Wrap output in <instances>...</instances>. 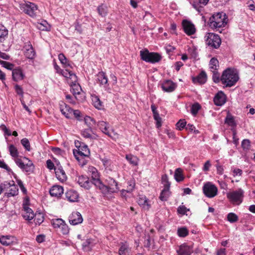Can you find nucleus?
<instances>
[{"mask_svg": "<svg viewBox=\"0 0 255 255\" xmlns=\"http://www.w3.org/2000/svg\"><path fill=\"white\" fill-rule=\"evenodd\" d=\"M186 122L185 120H180L176 124V128L181 130L186 126Z\"/></svg>", "mask_w": 255, "mask_h": 255, "instance_id": "09e8293b", "label": "nucleus"}, {"mask_svg": "<svg viewBox=\"0 0 255 255\" xmlns=\"http://www.w3.org/2000/svg\"><path fill=\"white\" fill-rule=\"evenodd\" d=\"M21 143L25 149L27 151L30 150V145L29 140L26 138H24L21 140Z\"/></svg>", "mask_w": 255, "mask_h": 255, "instance_id": "8fccbe9b", "label": "nucleus"}, {"mask_svg": "<svg viewBox=\"0 0 255 255\" xmlns=\"http://www.w3.org/2000/svg\"><path fill=\"white\" fill-rule=\"evenodd\" d=\"M14 89H15V92H16V93L18 95L21 96V97L23 96V89L20 86H19L17 84L15 85L14 86Z\"/></svg>", "mask_w": 255, "mask_h": 255, "instance_id": "680f3d73", "label": "nucleus"}, {"mask_svg": "<svg viewBox=\"0 0 255 255\" xmlns=\"http://www.w3.org/2000/svg\"><path fill=\"white\" fill-rule=\"evenodd\" d=\"M46 166L49 170H52L53 169L55 170V166H54V163L50 159H48L46 161Z\"/></svg>", "mask_w": 255, "mask_h": 255, "instance_id": "0e129e2a", "label": "nucleus"}, {"mask_svg": "<svg viewBox=\"0 0 255 255\" xmlns=\"http://www.w3.org/2000/svg\"><path fill=\"white\" fill-rule=\"evenodd\" d=\"M244 191L241 189L233 191L227 193V196L230 202L237 205L240 204L243 201Z\"/></svg>", "mask_w": 255, "mask_h": 255, "instance_id": "9d476101", "label": "nucleus"}, {"mask_svg": "<svg viewBox=\"0 0 255 255\" xmlns=\"http://www.w3.org/2000/svg\"><path fill=\"white\" fill-rule=\"evenodd\" d=\"M228 220L230 223H235L238 220V216L234 213H230L227 215Z\"/></svg>", "mask_w": 255, "mask_h": 255, "instance_id": "49530a36", "label": "nucleus"}, {"mask_svg": "<svg viewBox=\"0 0 255 255\" xmlns=\"http://www.w3.org/2000/svg\"><path fill=\"white\" fill-rule=\"evenodd\" d=\"M23 217L27 220H31L34 217V213L27 205L23 204Z\"/></svg>", "mask_w": 255, "mask_h": 255, "instance_id": "412c9836", "label": "nucleus"}, {"mask_svg": "<svg viewBox=\"0 0 255 255\" xmlns=\"http://www.w3.org/2000/svg\"><path fill=\"white\" fill-rule=\"evenodd\" d=\"M174 176L177 182H179L182 181L184 179L182 169L180 168H177L175 171Z\"/></svg>", "mask_w": 255, "mask_h": 255, "instance_id": "e433bc0d", "label": "nucleus"}, {"mask_svg": "<svg viewBox=\"0 0 255 255\" xmlns=\"http://www.w3.org/2000/svg\"><path fill=\"white\" fill-rule=\"evenodd\" d=\"M8 31L6 28L2 25L0 24V41L1 42L2 39H3L7 35Z\"/></svg>", "mask_w": 255, "mask_h": 255, "instance_id": "c03bdc74", "label": "nucleus"}, {"mask_svg": "<svg viewBox=\"0 0 255 255\" xmlns=\"http://www.w3.org/2000/svg\"><path fill=\"white\" fill-rule=\"evenodd\" d=\"M203 190L205 196L209 198L215 197L217 194L218 192L217 187L210 182L204 184L203 187Z\"/></svg>", "mask_w": 255, "mask_h": 255, "instance_id": "9b49d317", "label": "nucleus"}, {"mask_svg": "<svg viewBox=\"0 0 255 255\" xmlns=\"http://www.w3.org/2000/svg\"><path fill=\"white\" fill-rule=\"evenodd\" d=\"M2 192H5V195L7 197H13L18 194V189L14 181L12 183L4 182L2 183Z\"/></svg>", "mask_w": 255, "mask_h": 255, "instance_id": "6e6552de", "label": "nucleus"}, {"mask_svg": "<svg viewBox=\"0 0 255 255\" xmlns=\"http://www.w3.org/2000/svg\"><path fill=\"white\" fill-rule=\"evenodd\" d=\"M53 227L57 231H63L64 229V221L62 219H55L52 220Z\"/></svg>", "mask_w": 255, "mask_h": 255, "instance_id": "2f4dec72", "label": "nucleus"}, {"mask_svg": "<svg viewBox=\"0 0 255 255\" xmlns=\"http://www.w3.org/2000/svg\"><path fill=\"white\" fill-rule=\"evenodd\" d=\"M137 203L139 206L145 210H148L150 208V206L148 203V199L145 196H139L137 199Z\"/></svg>", "mask_w": 255, "mask_h": 255, "instance_id": "7c9ffc66", "label": "nucleus"}, {"mask_svg": "<svg viewBox=\"0 0 255 255\" xmlns=\"http://www.w3.org/2000/svg\"><path fill=\"white\" fill-rule=\"evenodd\" d=\"M193 252L192 248L185 245H181L177 253L178 255H191Z\"/></svg>", "mask_w": 255, "mask_h": 255, "instance_id": "5701e85b", "label": "nucleus"}, {"mask_svg": "<svg viewBox=\"0 0 255 255\" xmlns=\"http://www.w3.org/2000/svg\"><path fill=\"white\" fill-rule=\"evenodd\" d=\"M214 102L216 105L221 106L226 102V95L222 91L219 92L214 98Z\"/></svg>", "mask_w": 255, "mask_h": 255, "instance_id": "a211bd4d", "label": "nucleus"}, {"mask_svg": "<svg viewBox=\"0 0 255 255\" xmlns=\"http://www.w3.org/2000/svg\"><path fill=\"white\" fill-rule=\"evenodd\" d=\"M73 154L81 166L86 165L87 163L86 157H88L90 154V150L86 144H80L78 149L73 150Z\"/></svg>", "mask_w": 255, "mask_h": 255, "instance_id": "39448f33", "label": "nucleus"}, {"mask_svg": "<svg viewBox=\"0 0 255 255\" xmlns=\"http://www.w3.org/2000/svg\"><path fill=\"white\" fill-rule=\"evenodd\" d=\"M12 76L14 81L18 82L23 79L24 75L20 69H14L12 70Z\"/></svg>", "mask_w": 255, "mask_h": 255, "instance_id": "cd10ccee", "label": "nucleus"}, {"mask_svg": "<svg viewBox=\"0 0 255 255\" xmlns=\"http://www.w3.org/2000/svg\"><path fill=\"white\" fill-rule=\"evenodd\" d=\"M88 171L91 175L92 179L91 181L93 184L101 188V186L102 185V184L100 180L99 174L97 169L93 166H90L88 168Z\"/></svg>", "mask_w": 255, "mask_h": 255, "instance_id": "ddd939ff", "label": "nucleus"}, {"mask_svg": "<svg viewBox=\"0 0 255 255\" xmlns=\"http://www.w3.org/2000/svg\"><path fill=\"white\" fill-rule=\"evenodd\" d=\"M193 7L196 9L198 11H200V8L201 7H203L204 5H201L199 3V0H198L197 2L194 1L192 3Z\"/></svg>", "mask_w": 255, "mask_h": 255, "instance_id": "69168bd1", "label": "nucleus"}, {"mask_svg": "<svg viewBox=\"0 0 255 255\" xmlns=\"http://www.w3.org/2000/svg\"><path fill=\"white\" fill-rule=\"evenodd\" d=\"M217 168V172L219 175H222L224 173V167L220 164H217L216 165Z\"/></svg>", "mask_w": 255, "mask_h": 255, "instance_id": "e2e57ef3", "label": "nucleus"}, {"mask_svg": "<svg viewBox=\"0 0 255 255\" xmlns=\"http://www.w3.org/2000/svg\"><path fill=\"white\" fill-rule=\"evenodd\" d=\"M239 79L238 72L236 69L228 68L224 70L221 77V81L226 87L234 86Z\"/></svg>", "mask_w": 255, "mask_h": 255, "instance_id": "7ed1b4c3", "label": "nucleus"}, {"mask_svg": "<svg viewBox=\"0 0 255 255\" xmlns=\"http://www.w3.org/2000/svg\"><path fill=\"white\" fill-rule=\"evenodd\" d=\"M154 119L156 121V126L157 128L161 127V119L159 116L158 113L153 114Z\"/></svg>", "mask_w": 255, "mask_h": 255, "instance_id": "6e6d98bb", "label": "nucleus"}, {"mask_svg": "<svg viewBox=\"0 0 255 255\" xmlns=\"http://www.w3.org/2000/svg\"><path fill=\"white\" fill-rule=\"evenodd\" d=\"M66 99L67 100V102H68L69 103H70L73 105H75L76 104V102L75 101L76 98H75V97L73 98L70 95H67L66 96Z\"/></svg>", "mask_w": 255, "mask_h": 255, "instance_id": "bf43d9fd", "label": "nucleus"}, {"mask_svg": "<svg viewBox=\"0 0 255 255\" xmlns=\"http://www.w3.org/2000/svg\"><path fill=\"white\" fill-rule=\"evenodd\" d=\"M161 180L162 183L164 184V187H165L167 184H168L169 187H170V183L168 181V176L166 174L162 175Z\"/></svg>", "mask_w": 255, "mask_h": 255, "instance_id": "052dcab7", "label": "nucleus"}, {"mask_svg": "<svg viewBox=\"0 0 255 255\" xmlns=\"http://www.w3.org/2000/svg\"><path fill=\"white\" fill-rule=\"evenodd\" d=\"M92 130L90 128L85 129L82 131V135L86 138H90L92 137Z\"/></svg>", "mask_w": 255, "mask_h": 255, "instance_id": "603ef678", "label": "nucleus"}, {"mask_svg": "<svg viewBox=\"0 0 255 255\" xmlns=\"http://www.w3.org/2000/svg\"><path fill=\"white\" fill-rule=\"evenodd\" d=\"M107 181L108 182L107 185H102L101 186V188L103 190H105L108 193H116L119 190V188L118 187V183L113 178H109L108 179H107Z\"/></svg>", "mask_w": 255, "mask_h": 255, "instance_id": "f8f14e48", "label": "nucleus"}, {"mask_svg": "<svg viewBox=\"0 0 255 255\" xmlns=\"http://www.w3.org/2000/svg\"><path fill=\"white\" fill-rule=\"evenodd\" d=\"M119 255H131L130 249L128 245L126 243H121L120 247L119 250Z\"/></svg>", "mask_w": 255, "mask_h": 255, "instance_id": "a878e982", "label": "nucleus"}, {"mask_svg": "<svg viewBox=\"0 0 255 255\" xmlns=\"http://www.w3.org/2000/svg\"><path fill=\"white\" fill-rule=\"evenodd\" d=\"M92 101L94 106L97 109L100 110L103 108V104L99 97L96 95L92 96Z\"/></svg>", "mask_w": 255, "mask_h": 255, "instance_id": "c9c22d12", "label": "nucleus"}, {"mask_svg": "<svg viewBox=\"0 0 255 255\" xmlns=\"http://www.w3.org/2000/svg\"><path fill=\"white\" fill-rule=\"evenodd\" d=\"M97 10L99 15L102 17L105 16L108 13L107 7L103 4L99 6Z\"/></svg>", "mask_w": 255, "mask_h": 255, "instance_id": "79ce46f5", "label": "nucleus"}, {"mask_svg": "<svg viewBox=\"0 0 255 255\" xmlns=\"http://www.w3.org/2000/svg\"><path fill=\"white\" fill-rule=\"evenodd\" d=\"M128 192H131L132 191V190H133L134 188V186H135V183L133 181H129L128 182Z\"/></svg>", "mask_w": 255, "mask_h": 255, "instance_id": "338daca9", "label": "nucleus"}, {"mask_svg": "<svg viewBox=\"0 0 255 255\" xmlns=\"http://www.w3.org/2000/svg\"><path fill=\"white\" fill-rule=\"evenodd\" d=\"M213 73L212 78L213 80L215 83H219L221 81V77L220 74L218 72V71L216 72H212Z\"/></svg>", "mask_w": 255, "mask_h": 255, "instance_id": "864d4df0", "label": "nucleus"}, {"mask_svg": "<svg viewBox=\"0 0 255 255\" xmlns=\"http://www.w3.org/2000/svg\"><path fill=\"white\" fill-rule=\"evenodd\" d=\"M67 58L65 57V80L71 87L70 91L77 100L81 101L83 99V95L81 93L82 89L80 85L77 83L76 75L70 70L71 66L67 63Z\"/></svg>", "mask_w": 255, "mask_h": 255, "instance_id": "f257e3e1", "label": "nucleus"}, {"mask_svg": "<svg viewBox=\"0 0 255 255\" xmlns=\"http://www.w3.org/2000/svg\"><path fill=\"white\" fill-rule=\"evenodd\" d=\"M19 8L31 17H35L38 13L37 5L34 3L26 1L19 4Z\"/></svg>", "mask_w": 255, "mask_h": 255, "instance_id": "423d86ee", "label": "nucleus"}, {"mask_svg": "<svg viewBox=\"0 0 255 255\" xmlns=\"http://www.w3.org/2000/svg\"><path fill=\"white\" fill-rule=\"evenodd\" d=\"M14 238L12 236H5L0 238V243L4 246H9L12 244Z\"/></svg>", "mask_w": 255, "mask_h": 255, "instance_id": "72a5a7b5", "label": "nucleus"}, {"mask_svg": "<svg viewBox=\"0 0 255 255\" xmlns=\"http://www.w3.org/2000/svg\"><path fill=\"white\" fill-rule=\"evenodd\" d=\"M0 64L5 68L8 70H12L13 67V65L8 62L4 61H0Z\"/></svg>", "mask_w": 255, "mask_h": 255, "instance_id": "4d7b16f0", "label": "nucleus"}, {"mask_svg": "<svg viewBox=\"0 0 255 255\" xmlns=\"http://www.w3.org/2000/svg\"><path fill=\"white\" fill-rule=\"evenodd\" d=\"M63 191L64 189L62 186L54 185L51 188L49 193L51 196L59 197L63 194Z\"/></svg>", "mask_w": 255, "mask_h": 255, "instance_id": "393cba45", "label": "nucleus"}, {"mask_svg": "<svg viewBox=\"0 0 255 255\" xmlns=\"http://www.w3.org/2000/svg\"><path fill=\"white\" fill-rule=\"evenodd\" d=\"M37 27L40 30H49L50 29V25L45 20L42 21L40 23H38Z\"/></svg>", "mask_w": 255, "mask_h": 255, "instance_id": "a19ab883", "label": "nucleus"}, {"mask_svg": "<svg viewBox=\"0 0 255 255\" xmlns=\"http://www.w3.org/2000/svg\"><path fill=\"white\" fill-rule=\"evenodd\" d=\"M177 234L180 237H185L188 235V231L186 228H181L178 229Z\"/></svg>", "mask_w": 255, "mask_h": 255, "instance_id": "de8ad7c7", "label": "nucleus"}, {"mask_svg": "<svg viewBox=\"0 0 255 255\" xmlns=\"http://www.w3.org/2000/svg\"><path fill=\"white\" fill-rule=\"evenodd\" d=\"M233 176L234 177H241L243 174V171L239 168H235L232 170Z\"/></svg>", "mask_w": 255, "mask_h": 255, "instance_id": "5fc2aeb1", "label": "nucleus"}, {"mask_svg": "<svg viewBox=\"0 0 255 255\" xmlns=\"http://www.w3.org/2000/svg\"><path fill=\"white\" fill-rule=\"evenodd\" d=\"M34 221L36 225H40L44 221V217L42 214L38 213L34 214Z\"/></svg>", "mask_w": 255, "mask_h": 255, "instance_id": "37998d69", "label": "nucleus"}, {"mask_svg": "<svg viewBox=\"0 0 255 255\" xmlns=\"http://www.w3.org/2000/svg\"><path fill=\"white\" fill-rule=\"evenodd\" d=\"M176 87V84L170 80L164 81L161 85L162 90L166 92H173L175 89Z\"/></svg>", "mask_w": 255, "mask_h": 255, "instance_id": "aec40b11", "label": "nucleus"}, {"mask_svg": "<svg viewBox=\"0 0 255 255\" xmlns=\"http://www.w3.org/2000/svg\"><path fill=\"white\" fill-rule=\"evenodd\" d=\"M8 150L16 164L23 171L28 173L32 172L34 169V165L31 160L25 157H19L16 147L12 144L9 146Z\"/></svg>", "mask_w": 255, "mask_h": 255, "instance_id": "f03ea898", "label": "nucleus"}, {"mask_svg": "<svg viewBox=\"0 0 255 255\" xmlns=\"http://www.w3.org/2000/svg\"><path fill=\"white\" fill-rule=\"evenodd\" d=\"M200 108L201 106L198 103L193 104L191 107L192 114L194 115H196Z\"/></svg>", "mask_w": 255, "mask_h": 255, "instance_id": "3c124183", "label": "nucleus"}, {"mask_svg": "<svg viewBox=\"0 0 255 255\" xmlns=\"http://www.w3.org/2000/svg\"><path fill=\"white\" fill-rule=\"evenodd\" d=\"M170 187L169 185L167 184L165 187H164V189L162 190L159 198L162 201H166L170 195L169 192Z\"/></svg>", "mask_w": 255, "mask_h": 255, "instance_id": "f704fd0d", "label": "nucleus"}, {"mask_svg": "<svg viewBox=\"0 0 255 255\" xmlns=\"http://www.w3.org/2000/svg\"><path fill=\"white\" fill-rule=\"evenodd\" d=\"M206 43L209 46L217 49L219 48L221 43V40L220 37L213 33H208L205 36Z\"/></svg>", "mask_w": 255, "mask_h": 255, "instance_id": "1a4fd4ad", "label": "nucleus"}, {"mask_svg": "<svg viewBox=\"0 0 255 255\" xmlns=\"http://www.w3.org/2000/svg\"><path fill=\"white\" fill-rule=\"evenodd\" d=\"M210 27L217 31L224 27L227 23L228 17L226 13L221 12L214 14L210 19Z\"/></svg>", "mask_w": 255, "mask_h": 255, "instance_id": "20e7f679", "label": "nucleus"}, {"mask_svg": "<svg viewBox=\"0 0 255 255\" xmlns=\"http://www.w3.org/2000/svg\"><path fill=\"white\" fill-rule=\"evenodd\" d=\"M193 82L195 84H204L207 81V75L204 71H202L197 77L192 78Z\"/></svg>", "mask_w": 255, "mask_h": 255, "instance_id": "bb28decb", "label": "nucleus"}, {"mask_svg": "<svg viewBox=\"0 0 255 255\" xmlns=\"http://www.w3.org/2000/svg\"><path fill=\"white\" fill-rule=\"evenodd\" d=\"M140 56L142 60L151 63L158 62L161 59V56L159 54L149 52L147 49L140 51Z\"/></svg>", "mask_w": 255, "mask_h": 255, "instance_id": "0eeeda50", "label": "nucleus"}, {"mask_svg": "<svg viewBox=\"0 0 255 255\" xmlns=\"http://www.w3.org/2000/svg\"><path fill=\"white\" fill-rule=\"evenodd\" d=\"M56 166L55 168V175L56 178L61 182L64 180V170L62 167L59 165L58 161L55 160Z\"/></svg>", "mask_w": 255, "mask_h": 255, "instance_id": "b1692460", "label": "nucleus"}, {"mask_svg": "<svg viewBox=\"0 0 255 255\" xmlns=\"http://www.w3.org/2000/svg\"><path fill=\"white\" fill-rule=\"evenodd\" d=\"M98 80L100 84L103 85L105 87L108 86V78L106 75V73L103 71L100 72L97 74Z\"/></svg>", "mask_w": 255, "mask_h": 255, "instance_id": "473e14b6", "label": "nucleus"}, {"mask_svg": "<svg viewBox=\"0 0 255 255\" xmlns=\"http://www.w3.org/2000/svg\"><path fill=\"white\" fill-rule=\"evenodd\" d=\"M45 238V236L43 235H39L37 236L36 240V241L39 243H41L44 241Z\"/></svg>", "mask_w": 255, "mask_h": 255, "instance_id": "774afa93", "label": "nucleus"}, {"mask_svg": "<svg viewBox=\"0 0 255 255\" xmlns=\"http://www.w3.org/2000/svg\"><path fill=\"white\" fill-rule=\"evenodd\" d=\"M242 147L244 150H249L251 147V142L248 139H245L242 142Z\"/></svg>", "mask_w": 255, "mask_h": 255, "instance_id": "a18cd8bd", "label": "nucleus"}, {"mask_svg": "<svg viewBox=\"0 0 255 255\" xmlns=\"http://www.w3.org/2000/svg\"><path fill=\"white\" fill-rule=\"evenodd\" d=\"M98 127L103 133L110 137H113L112 134L113 132L110 131L108 124L107 123L104 121H100L98 123Z\"/></svg>", "mask_w": 255, "mask_h": 255, "instance_id": "4be33fe9", "label": "nucleus"}, {"mask_svg": "<svg viewBox=\"0 0 255 255\" xmlns=\"http://www.w3.org/2000/svg\"><path fill=\"white\" fill-rule=\"evenodd\" d=\"M69 222L73 225L82 223L83 220L81 214L78 212H74L69 217Z\"/></svg>", "mask_w": 255, "mask_h": 255, "instance_id": "dca6fc26", "label": "nucleus"}, {"mask_svg": "<svg viewBox=\"0 0 255 255\" xmlns=\"http://www.w3.org/2000/svg\"><path fill=\"white\" fill-rule=\"evenodd\" d=\"M65 117L68 119H73L79 118L81 116V112L79 110H74L65 104Z\"/></svg>", "mask_w": 255, "mask_h": 255, "instance_id": "4468645a", "label": "nucleus"}, {"mask_svg": "<svg viewBox=\"0 0 255 255\" xmlns=\"http://www.w3.org/2000/svg\"><path fill=\"white\" fill-rule=\"evenodd\" d=\"M66 197L70 202H74L78 201L79 195L74 190H69L66 193Z\"/></svg>", "mask_w": 255, "mask_h": 255, "instance_id": "c756f323", "label": "nucleus"}, {"mask_svg": "<svg viewBox=\"0 0 255 255\" xmlns=\"http://www.w3.org/2000/svg\"><path fill=\"white\" fill-rule=\"evenodd\" d=\"M79 184L86 189L90 188L91 185L93 184L91 181H90L87 176L82 175L79 176L77 181Z\"/></svg>", "mask_w": 255, "mask_h": 255, "instance_id": "f3484780", "label": "nucleus"}, {"mask_svg": "<svg viewBox=\"0 0 255 255\" xmlns=\"http://www.w3.org/2000/svg\"><path fill=\"white\" fill-rule=\"evenodd\" d=\"M188 211H189V209L184 206H180L177 209L178 213L182 215L185 214Z\"/></svg>", "mask_w": 255, "mask_h": 255, "instance_id": "13d9d810", "label": "nucleus"}, {"mask_svg": "<svg viewBox=\"0 0 255 255\" xmlns=\"http://www.w3.org/2000/svg\"><path fill=\"white\" fill-rule=\"evenodd\" d=\"M225 123L228 126L235 128L236 126V123H235L234 117L230 114H228L225 121Z\"/></svg>", "mask_w": 255, "mask_h": 255, "instance_id": "ea45409f", "label": "nucleus"}, {"mask_svg": "<svg viewBox=\"0 0 255 255\" xmlns=\"http://www.w3.org/2000/svg\"><path fill=\"white\" fill-rule=\"evenodd\" d=\"M185 33L188 35L194 34L196 32L194 25L187 20H183L182 23Z\"/></svg>", "mask_w": 255, "mask_h": 255, "instance_id": "2eb2a0df", "label": "nucleus"}, {"mask_svg": "<svg viewBox=\"0 0 255 255\" xmlns=\"http://www.w3.org/2000/svg\"><path fill=\"white\" fill-rule=\"evenodd\" d=\"M24 55L28 59H32L35 57V52L30 42L25 44L24 46Z\"/></svg>", "mask_w": 255, "mask_h": 255, "instance_id": "6ab92c4d", "label": "nucleus"}, {"mask_svg": "<svg viewBox=\"0 0 255 255\" xmlns=\"http://www.w3.org/2000/svg\"><path fill=\"white\" fill-rule=\"evenodd\" d=\"M219 61L218 60L215 58H212L210 61L209 63V68L211 72H216V71L218 70V68L219 67Z\"/></svg>", "mask_w": 255, "mask_h": 255, "instance_id": "4c0bfd02", "label": "nucleus"}, {"mask_svg": "<svg viewBox=\"0 0 255 255\" xmlns=\"http://www.w3.org/2000/svg\"><path fill=\"white\" fill-rule=\"evenodd\" d=\"M126 158L130 164L133 166H136L138 164V159L135 156L131 154H128L126 155Z\"/></svg>", "mask_w": 255, "mask_h": 255, "instance_id": "58836bf2", "label": "nucleus"}, {"mask_svg": "<svg viewBox=\"0 0 255 255\" xmlns=\"http://www.w3.org/2000/svg\"><path fill=\"white\" fill-rule=\"evenodd\" d=\"M95 241L92 239H88L82 244L83 249L86 252L90 251L96 244Z\"/></svg>", "mask_w": 255, "mask_h": 255, "instance_id": "c85d7f7f", "label": "nucleus"}]
</instances>
